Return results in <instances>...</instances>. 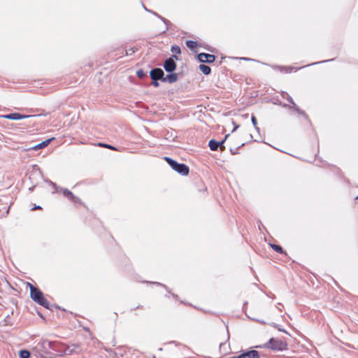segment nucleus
<instances>
[{"mask_svg":"<svg viewBox=\"0 0 358 358\" xmlns=\"http://www.w3.org/2000/svg\"><path fill=\"white\" fill-rule=\"evenodd\" d=\"M36 209H41V207L40 206H35L31 210H36Z\"/></svg>","mask_w":358,"mask_h":358,"instance_id":"26","label":"nucleus"},{"mask_svg":"<svg viewBox=\"0 0 358 358\" xmlns=\"http://www.w3.org/2000/svg\"><path fill=\"white\" fill-rule=\"evenodd\" d=\"M102 147H104V148H109L110 150H117V148H115L114 146L113 145H107V144H99Z\"/></svg>","mask_w":358,"mask_h":358,"instance_id":"20","label":"nucleus"},{"mask_svg":"<svg viewBox=\"0 0 358 358\" xmlns=\"http://www.w3.org/2000/svg\"><path fill=\"white\" fill-rule=\"evenodd\" d=\"M294 68L292 67H287L286 68V73H290L292 70H293ZM294 71H297V69H294Z\"/></svg>","mask_w":358,"mask_h":358,"instance_id":"24","label":"nucleus"},{"mask_svg":"<svg viewBox=\"0 0 358 358\" xmlns=\"http://www.w3.org/2000/svg\"><path fill=\"white\" fill-rule=\"evenodd\" d=\"M264 347L271 348L274 350H284L287 349V345L286 342L282 340L275 339L272 338L269 340L268 343H266L264 345Z\"/></svg>","mask_w":358,"mask_h":358,"instance_id":"3","label":"nucleus"},{"mask_svg":"<svg viewBox=\"0 0 358 358\" xmlns=\"http://www.w3.org/2000/svg\"><path fill=\"white\" fill-rule=\"evenodd\" d=\"M51 141H52V138L47 139V140L43 141L42 143L38 144L37 145H36L35 148L36 149H40V148H45V147H46L50 143V142Z\"/></svg>","mask_w":358,"mask_h":358,"instance_id":"15","label":"nucleus"},{"mask_svg":"<svg viewBox=\"0 0 358 358\" xmlns=\"http://www.w3.org/2000/svg\"><path fill=\"white\" fill-rule=\"evenodd\" d=\"M150 75L152 80L156 81L160 80L162 82H164V72L162 69H153L152 70H151Z\"/></svg>","mask_w":358,"mask_h":358,"instance_id":"5","label":"nucleus"},{"mask_svg":"<svg viewBox=\"0 0 358 358\" xmlns=\"http://www.w3.org/2000/svg\"><path fill=\"white\" fill-rule=\"evenodd\" d=\"M271 247L276 252L280 254L284 253V251L281 246L275 244H271Z\"/></svg>","mask_w":358,"mask_h":358,"instance_id":"17","label":"nucleus"},{"mask_svg":"<svg viewBox=\"0 0 358 358\" xmlns=\"http://www.w3.org/2000/svg\"><path fill=\"white\" fill-rule=\"evenodd\" d=\"M33 188H34V187H31V188H29V190H30V191H32V190H33Z\"/></svg>","mask_w":358,"mask_h":358,"instance_id":"29","label":"nucleus"},{"mask_svg":"<svg viewBox=\"0 0 358 358\" xmlns=\"http://www.w3.org/2000/svg\"><path fill=\"white\" fill-rule=\"evenodd\" d=\"M126 54H127V55H131V54H132V52H131V51H129V53H128V52L126 51Z\"/></svg>","mask_w":358,"mask_h":358,"instance_id":"27","label":"nucleus"},{"mask_svg":"<svg viewBox=\"0 0 358 358\" xmlns=\"http://www.w3.org/2000/svg\"><path fill=\"white\" fill-rule=\"evenodd\" d=\"M30 288V296L31 299L38 303L39 305L49 308V302L45 298L43 292L37 287H34L31 284H29Z\"/></svg>","mask_w":358,"mask_h":358,"instance_id":"1","label":"nucleus"},{"mask_svg":"<svg viewBox=\"0 0 358 358\" xmlns=\"http://www.w3.org/2000/svg\"><path fill=\"white\" fill-rule=\"evenodd\" d=\"M178 80V75L174 73H171L170 74L164 76V82H167L169 83H173Z\"/></svg>","mask_w":358,"mask_h":358,"instance_id":"11","label":"nucleus"},{"mask_svg":"<svg viewBox=\"0 0 358 358\" xmlns=\"http://www.w3.org/2000/svg\"><path fill=\"white\" fill-rule=\"evenodd\" d=\"M282 106L284 107V108H293L295 110V111L296 113H298L300 115H304V112L302 111L296 105V103H294V105H292V106H288L287 104L286 103H283L282 104Z\"/></svg>","mask_w":358,"mask_h":358,"instance_id":"13","label":"nucleus"},{"mask_svg":"<svg viewBox=\"0 0 358 358\" xmlns=\"http://www.w3.org/2000/svg\"><path fill=\"white\" fill-rule=\"evenodd\" d=\"M228 135L225 136V138L222 141H217L215 140H210L209 141L208 145L211 150L215 151L218 149V148H220L221 150H224V146L223 145L226 138H227Z\"/></svg>","mask_w":358,"mask_h":358,"instance_id":"6","label":"nucleus"},{"mask_svg":"<svg viewBox=\"0 0 358 358\" xmlns=\"http://www.w3.org/2000/svg\"><path fill=\"white\" fill-rule=\"evenodd\" d=\"M59 190L62 192L64 196L67 197L71 201L76 203L79 201V199L75 196L71 192L67 189L59 188Z\"/></svg>","mask_w":358,"mask_h":358,"instance_id":"10","label":"nucleus"},{"mask_svg":"<svg viewBox=\"0 0 358 358\" xmlns=\"http://www.w3.org/2000/svg\"><path fill=\"white\" fill-rule=\"evenodd\" d=\"M152 84H153V85L155 87H158L159 86V83H158L157 80H156V81L153 80Z\"/></svg>","mask_w":358,"mask_h":358,"instance_id":"25","label":"nucleus"},{"mask_svg":"<svg viewBox=\"0 0 358 358\" xmlns=\"http://www.w3.org/2000/svg\"><path fill=\"white\" fill-rule=\"evenodd\" d=\"M186 45L187 46L193 50L195 48H196L197 46V43L196 41H186Z\"/></svg>","mask_w":358,"mask_h":358,"instance_id":"18","label":"nucleus"},{"mask_svg":"<svg viewBox=\"0 0 358 358\" xmlns=\"http://www.w3.org/2000/svg\"><path fill=\"white\" fill-rule=\"evenodd\" d=\"M164 159L167 162L170 166L178 173L182 176H186L188 174L189 167L185 164H179L168 157H164Z\"/></svg>","mask_w":358,"mask_h":358,"instance_id":"2","label":"nucleus"},{"mask_svg":"<svg viewBox=\"0 0 358 358\" xmlns=\"http://www.w3.org/2000/svg\"><path fill=\"white\" fill-rule=\"evenodd\" d=\"M357 198H358V196H357Z\"/></svg>","mask_w":358,"mask_h":358,"instance_id":"32","label":"nucleus"},{"mask_svg":"<svg viewBox=\"0 0 358 358\" xmlns=\"http://www.w3.org/2000/svg\"><path fill=\"white\" fill-rule=\"evenodd\" d=\"M281 95L284 99H286L292 104L291 106L294 105L293 99L289 95L288 93L286 92H282Z\"/></svg>","mask_w":358,"mask_h":358,"instance_id":"14","label":"nucleus"},{"mask_svg":"<svg viewBox=\"0 0 358 358\" xmlns=\"http://www.w3.org/2000/svg\"><path fill=\"white\" fill-rule=\"evenodd\" d=\"M31 117H34V116L33 115H21L17 113H10V114L2 115V117H3L5 119L13 120H22V119L29 118Z\"/></svg>","mask_w":358,"mask_h":358,"instance_id":"8","label":"nucleus"},{"mask_svg":"<svg viewBox=\"0 0 358 358\" xmlns=\"http://www.w3.org/2000/svg\"><path fill=\"white\" fill-rule=\"evenodd\" d=\"M251 120H252V124L255 127V128L257 129H258L259 128L257 127V119L255 118V117L252 116L251 118Z\"/></svg>","mask_w":358,"mask_h":358,"instance_id":"21","label":"nucleus"},{"mask_svg":"<svg viewBox=\"0 0 358 358\" xmlns=\"http://www.w3.org/2000/svg\"><path fill=\"white\" fill-rule=\"evenodd\" d=\"M171 52L173 54H180L181 50H180V48L179 46H178V45H173L171 47Z\"/></svg>","mask_w":358,"mask_h":358,"instance_id":"19","label":"nucleus"},{"mask_svg":"<svg viewBox=\"0 0 358 358\" xmlns=\"http://www.w3.org/2000/svg\"><path fill=\"white\" fill-rule=\"evenodd\" d=\"M143 8H144V9H145L146 10H148L146 8V7H145L144 6H143Z\"/></svg>","mask_w":358,"mask_h":358,"instance_id":"30","label":"nucleus"},{"mask_svg":"<svg viewBox=\"0 0 358 358\" xmlns=\"http://www.w3.org/2000/svg\"><path fill=\"white\" fill-rule=\"evenodd\" d=\"M242 59H244V60H249V59H248V58H245V57H243V58H242Z\"/></svg>","mask_w":358,"mask_h":358,"instance_id":"28","label":"nucleus"},{"mask_svg":"<svg viewBox=\"0 0 358 358\" xmlns=\"http://www.w3.org/2000/svg\"><path fill=\"white\" fill-rule=\"evenodd\" d=\"M152 13L157 16H158L165 24L168 23L169 21L167 20H166L165 18L162 17V16H159L158 15V14H157L155 12H152Z\"/></svg>","mask_w":358,"mask_h":358,"instance_id":"22","label":"nucleus"},{"mask_svg":"<svg viewBox=\"0 0 358 358\" xmlns=\"http://www.w3.org/2000/svg\"><path fill=\"white\" fill-rule=\"evenodd\" d=\"M238 356V358H260L259 352L255 350L243 352Z\"/></svg>","mask_w":358,"mask_h":358,"instance_id":"9","label":"nucleus"},{"mask_svg":"<svg viewBox=\"0 0 358 358\" xmlns=\"http://www.w3.org/2000/svg\"><path fill=\"white\" fill-rule=\"evenodd\" d=\"M155 284H157L158 285H162L160 283L155 282Z\"/></svg>","mask_w":358,"mask_h":358,"instance_id":"31","label":"nucleus"},{"mask_svg":"<svg viewBox=\"0 0 358 358\" xmlns=\"http://www.w3.org/2000/svg\"><path fill=\"white\" fill-rule=\"evenodd\" d=\"M19 356L20 358H29L30 352L27 350H22L19 352Z\"/></svg>","mask_w":358,"mask_h":358,"instance_id":"16","label":"nucleus"},{"mask_svg":"<svg viewBox=\"0 0 358 358\" xmlns=\"http://www.w3.org/2000/svg\"><path fill=\"white\" fill-rule=\"evenodd\" d=\"M49 183L56 189V191H59V187L57 186L55 183L52 181H49Z\"/></svg>","mask_w":358,"mask_h":358,"instance_id":"23","label":"nucleus"},{"mask_svg":"<svg viewBox=\"0 0 358 358\" xmlns=\"http://www.w3.org/2000/svg\"><path fill=\"white\" fill-rule=\"evenodd\" d=\"M177 59H178V57L176 55H173L164 61V68L166 72L172 73L176 70V63L175 60Z\"/></svg>","mask_w":358,"mask_h":358,"instance_id":"4","label":"nucleus"},{"mask_svg":"<svg viewBox=\"0 0 358 358\" xmlns=\"http://www.w3.org/2000/svg\"><path fill=\"white\" fill-rule=\"evenodd\" d=\"M197 59L201 63H212L215 61V57L208 53H200L197 55Z\"/></svg>","mask_w":358,"mask_h":358,"instance_id":"7","label":"nucleus"},{"mask_svg":"<svg viewBox=\"0 0 358 358\" xmlns=\"http://www.w3.org/2000/svg\"><path fill=\"white\" fill-rule=\"evenodd\" d=\"M199 70L205 75H209L211 72V69L210 66L205 64H200Z\"/></svg>","mask_w":358,"mask_h":358,"instance_id":"12","label":"nucleus"}]
</instances>
